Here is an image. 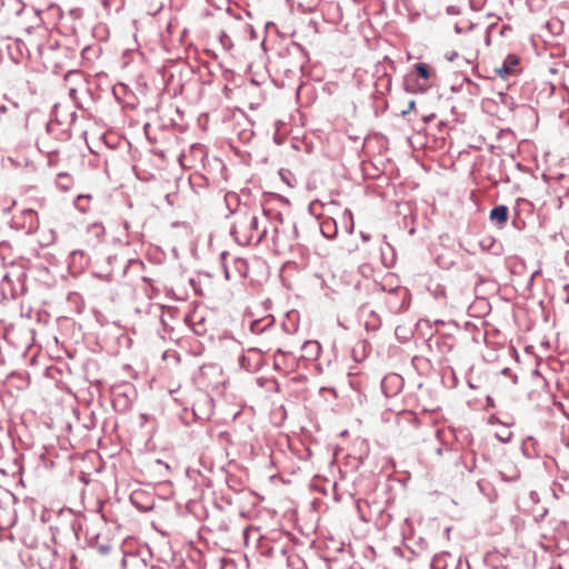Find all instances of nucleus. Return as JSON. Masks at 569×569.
Masks as SVG:
<instances>
[{
	"instance_id": "nucleus-1",
	"label": "nucleus",
	"mask_w": 569,
	"mask_h": 569,
	"mask_svg": "<svg viewBox=\"0 0 569 569\" xmlns=\"http://www.w3.org/2000/svg\"><path fill=\"white\" fill-rule=\"evenodd\" d=\"M260 224L254 212L246 211L236 216L231 233L241 246L258 244L267 236V228Z\"/></svg>"
},
{
	"instance_id": "nucleus-2",
	"label": "nucleus",
	"mask_w": 569,
	"mask_h": 569,
	"mask_svg": "<svg viewBox=\"0 0 569 569\" xmlns=\"http://www.w3.org/2000/svg\"><path fill=\"white\" fill-rule=\"evenodd\" d=\"M519 57L516 54H508L503 60L501 67L495 69L496 73L502 79H507L509 76L516 73V69L519 64Z\"/></svg>"
},
{
	"instance_id": "nucleus-3",
	"label": "nucleus",
	"mask_w": 569,
	"mask_h": 569,
	"mask_svg": "<svg viewBox=\"0 0 569 569\" xmlns=\"http://www.w3.org/2000/svg\"><path fill=\"white\" fill-rule=\"evenodd\" d=\"M104 231L103 228L100 226H90L87 230V233L82 238V243L87 248H93L96 247L103 237Z\"/></svg>"
},
{
	"instance_id": "nucleus-4",
	"label": "nucleus",
	"mask_w": 569,
	"mask_h": 569,
	"mask_svg": "<svg viewBox=\"0 0 569 569\" xmlns=\"http://www.w3.org/2000/svg\"><path fill=\"white\" fill-rule=\"evenodd\" d=\"M508 208L503 204L495 207L490 211V219L496 221L498 224L502 226L508 220Z\"/></svg>"
},
{
	"instance_id": "nucleus-5",
	"label": "nucleus",
	"mask_w": 569,
	"mask_h": 569,
	"mask_svg": "<svg viewBox=\"0 0 569 569\" xmlns=\"http://www.w3.org/2000/svg\"><path fill=\"white\" fill-rule=\"evenodd\" d=\"M415 71L417 72L418 77L423 80H429L431 77V71L428 64L426 63H417L415 64Z\"/></svg>"
},
{
	"instance_id": "nucleus-6",
	"label": "nucleus",
	"mask_w": 569,
	"mask_h": 569,
	"mask_svg": "<svg viewBox=\"0 0 569 569\" xmlns=\"http://www.w3.org/2000/svg\"><path fill=\"white\" fill-rule=\"evenodd\" d=\"M72 184V178L68 173H60L57 177V186L67 191L69 190L70 186Z\"/></svg>"
},
{
	"instance_id": "nucleus-7",
	"label": "nucleus",
	"mask_w": 569,
	"mask_h": 569,
	"mask_svg": "<svg viewBox=\"0 0 569 569\" xmlns=\"http://www.w3.org/2000/svg\"><path fill=\"white\" fill-rule=\"evenodd\" d=\"M518 478V471L516 470V468H513V472L512 475L509 477L510 480H515Z\"/></svg>"
},
{
	"instance_id": "nucleus-8",
	"label": "nucleus",
	"mask_w": 569,
	"mask_h": 569,
	"mask_svg": "<svg viewBox=\"0 0 569 569\" xmlns=\"http://www.w3.org/2000/svg\"><path fill=\"white\" fill-rule=\"evenodd\" d=\"M510 436H511V433H510V432H508V435H507L506 437H499V438H500V440H502V441H508V440L510 439Z\"/></svg>"
},
{
	"instance_id": "nucleus-9",
	"label": "nucleus",
	"mask_w": 569,
	"mask_h": 569,
	"mask_svg": "<svg viewBox=\"0 0 569 569\" xmlns=\"http://www.w3.org/2000/svg\"><path fill=\"white\" fill-rule=\"evenodd\" d=\"M26 212L29 213V214H33L34 213V211L32 209L26 210Z\"/></svg>"
}]
</instances>
